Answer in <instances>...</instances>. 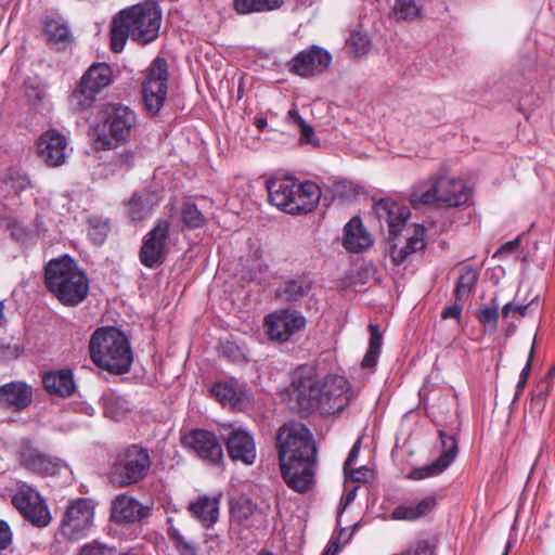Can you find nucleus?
I'll return each mask as SVG.
<instances>
[{
	"mask_svg": "<svg viewBox=\"0 0 555 555\" xmlns=\"http://www.w3.org/2000/svg\"><path fill=\"white\" fill-rule=\"evenodd\" d=\"M221 437L233 462L251 465L256 461V443L253 436L240 427H224Z\"/></svg>",
	"mask_w": 555,
	"mask_h": 555,
	"instance_id": "obj_18",
	"label": "nucleus"
},
{
	"mask_svg": "<svg viewBox=\"0 0 555 555\" xmlns=\"http://www.w3.org/2000/svg\"><path fill=\"white\" fill-rule=\"evenodd\" d=\"M12 235L16 237V240L25 241L27 234L24 232L22 228H14L12 231Z\"/></svg>",
	"mask_w": 555,
	"mask_h": 555,
	"instance_id": "obj_62",
	"label": "nucleus"
},
{
	"mask_svg": "<svg viewBox=\"0 0 555 555\" xmlns=\"http://www.w3.org/2000/svg\"><path fill=\"white\" fill-rule=\"evenodd\" d=\"M438 433L442 449L440 456L428 465H424L411 470L409 478L413 480H421L426 477L439 475L446 470L455 460L457 454V441L455 436L448 435L442 429H440Z\"/></svg>",
	"mask_w": 555,
	"mask_h": 555,
	"instance_id": "obj_21",
	"label": "nucleus"
},
{
	"mask_svg": "<svg viewBox=\"0 0 555 555\" xmlns=\"http://www.w3.org/2000/svg\"><path fill=\"white\" fill-rule=\"evenodd\" d=\"M211 391L222 404L235 405L240 399L236 390L225 383H217Z\"/></svg>",
	"mask_w": 555,
	"mask_h": 555,
	"instance_id": "obj_41",
	"label": "nucleus"
},
{
	"mask_svg": "<svg viewBox=\"0 0 555 555\" xmlns=\"http://www.w3.org/2000/svg\"><path fill=\"white\" fill-rule=\"evenodd\" d=\"M349 43L358 55L366 53L370 49L367 36L360 33L352 34L349 38Z\"/></svg>",
	"mask_w": 555,
	"mask_h": 555,
	"instance_id": "obj_49",
	"label": "nucleus"
},
{
	"mask_svg": "<svg viewBox=\"0 0 555 555\" xmlns=\"http://www.w3.org/2000/svg\"><path fill=\"white\" fill-rule=\"evenodd\" d=\"M534 302H535V299H532L527 305L517 304V302H514V301L507 302L502 308V315H503V318L507 319L513 313L517 312V313H519L520 315L524 317V315H526L527 311L534 305Z\"/></svg>",
	"mask_w": 555,
	"mask_h": 555,
	"instance_id": "obj_48",
	"label": "nucleus"
},
{
	"mask_svg": "<svg viewBox=\"0 0 555 555\" xmlns=\"http://www.w3.org/2000/svg\"><path fill=\"white\" fill-rule=\"evenodd\" d=\"M317 457L281 463V473L286 485L299 492L309 491L314 483Z\"/></svg>",
	"mask_w": 555,
	"mask_h": 555,
	"instance_id": "obj_20",
	"label": "nucleus"
},
{
	"mask_svg": "<svg viewBox=\"0 0 555 555\" xmlns=\"http://www.w3.org/2000/svg\"><path fill=\"white\" fill-rule=\"evenodd\" d=\"M13 533L10 526L4 520L0 519V551L11 545Z\"/></svg>",
	"mask_w": 555,
	"mask_h": 555,
	"instance_id": "obj_52",
	"label": "nucleus"
},
{
	"mask_svg": "<svg viewBox=\"0 0 555 555\" xmlns=\"http://www.w3.org/2000/svg\"><path fill=\"white\" fill-rule=\"evenodd\" d=\"M323 377L313 365L297 367L292 376L289 401L292 409L301 416H308L320 406Z\"/></svg>",
	"mask_w": 555,
	"mask_h": 555,
	"instance_id": "obj_8",
	"label": "nucleus"
},
{
	"mask_svg": "<svg viewBox=\"0 0 555 555\" xmlns=\"http://www.w3.org/2000/svg\"><path fill=\"white\" fill-rule=\"evenodd\" d=\"M305 317L291 309H282L269 314L264 319L266 332L271 340L286 341L294 334L304 330Z\"/></svg>",
	"mask_w": 555,
	"mask_h": 555,
	"instance_id": "obj_16",
	"label": "nucleus"
},
{
	"mask_svg": "<svg viewBox=\"0 0 555 555\" xmlns=\"http://www.w3.org/2000/svg\"><path fill=\"white\" fill-rule=\"evenodd\" d=\"M44 283L48 291L68 307L78 306L89 294L87 274L68 255L51 259L46 264Z\"/></svg>",
	"mask_w": 555,
	"mask_h": 555,
	"instance_id": "obj_2",
	"label": "nucleus"
},
{
	"mask_svg": "<svg viewBox=\"0 0 555 555\" xmlns=\"http://www.w3.org/2000/svg\"><path fill=\"white\" fill-rule=\"evenodd\" d=\"M169 230L170 223L167 220H158L145 235L139 258L146 268H155L165 261L168 253Z\"/></svg>",
	"mask_w": 555,
	"mask_h": 555,
	"instance_id": "obj_14",
	"label": "nucleus"
},
{
	"mask_svg": "<svg viewBox=\"0 0 555 555\" xmlns=\"http://www.w3.org/2000/svg\"><path fill=\"white\" fill-rule=\"evenodd\" d=\"M17 453L24 468L41 476L56 475L63 466L60 459L42 452L30 440H22Z\"/></svg>",
	"mask_w": 555,
	"mask_h": 555,
	"instance_id": "obj_17",
	"label": "nucleus"
},
{
	"mask_svg": "<svg viewBox=\"0 0 555 555\" xmlns=\"http://www.w3.org/2000/svg\"><path fill=\"white\" fill-rule=\"evenodd\" d=\"M150 467L151 457L147 449L132 444L118 452L108 478L116 487H129L142 481L147 476Z\"/></svg>",
	"mask_w": 555,
	"mask_h": 555,
	"instance_id": "obj_9",
	"label": "nucleus"
},
{
	"mask_svg": "<svg viewBox=\"0 0 555 555\" xmlns=\"http://www.w3.org/2000/svg\"><path fill=\"white\" fill-rule=\"evenodd\" d=\"M348 402V380L343 376L323 377L320 406L317 411L321 414L339 413Z\"/></svg>",
	"mask_w": 555,
	"mask_h": 555,
	"instance_id": "obj_19",
	"label": "nucleus"
},
{
	"mask_svg": "<svg viewBox=\"0 0 555 555\" xmlns=\"http://www.w3.org/2000/svg\"><path fill=\"white\" fill-rule=\"evenodd\" d=\"M383 336L377 324L370 325L369 349L362 360L363 367H374L380 353Z\"/></svg>",
	"mask_w": 555,
	"mask_h": 555,
	"instance_id": "obj_35",
	"label": "nucleus"
},
{
	"mask_svg": "<svg viewBox=\"0 0 555 555\" xmlns=\"http://www.w3.org/2000/svg\"><path fill=\"white\" fill-rule=\"evenodd\" d=\"M276 448L281 463L317 457V449L309 429L300 423L284 424L276 435Z\"/></svg>",
	"mask_w": 555,
	"mask_h": 555,
	"instance_id": "obj_10",
	"label": "nucleus"
},
{
	"mask_svg": "<svg viewBox=\"0 0 555 555\" xmlns=\"http://www.w3.org/2000/svg\"><path fill=\"white\" fill-rule=\"evenodd\" d=\"M311 287V281L300 275L281 283L275 289V297L287 302L297 301L308 295Z\"/></svg>",
	"mask_w": 555,
	"mask_h": 555,
	"instance_id": "obj_29",
	"label": "nucleus"
},
{
	"mask_svg": "<svg viewBox=\"0 0 555 555\" xmlns=\"http://www.w3.org/2000/svg\"><path fill=\"white\" fill-rule=\"evenodd\" d=\"M33 402V389L26 383L11 382L0 387V404L20 412Z\"/></svg>",
	"mask_w": 555,
	"mask_h": 555,
	"instance_id": "obj_26",
	"label": "nucleus"
},
{
	"mask_svg": "<svg viewBox=\"0 0 555 555\" xmlns=\"http://www.w3.org/2000/svg\"><path fill=\"white\" fill-rule=\"evenodd\" d=\"M220 352L231 361L237 362L245 358L244 351L235 343L225 341L221 344Z\"/></svg>",
	"mask_w": 555,
	"mask_h": 555,
	"instance_id": "obj_47",
	"label": "nucleus"
},
{
	"mask_svg": "<svg viewBox=\"0 0 555 555\" xmlns=\"http://www.w3.org/2000/svg\"><path fill=\"white\" fill-rule=\"evenodd\" d=\"M339 550H340V546H339L338 542L335 539H331L322 555H337Z\"/></svg>",
	"mask_w": 555,
	"mask_h": 555,
	"instance_id": "obj_59",
	"label": "nucleus"
},
{
	"mask_svg": "<svg viewBox=\"0 0 555 555\" xmlns=\"http://www.w3.org/2000/svg\"><path fill=\"white\" fill-rule=\"evenodd\" d=\"M92 361L101 369L115 374L129 372L132 350L126 335L114 326L98 328L90 338Z\"/></svg>",
	"mask_w": 555,
	"mask_h": 555,
	"instance_id": "obj_4",
	"label": "nucleus"
},
{
	"mask_svg": "<svg viewBox=\"0 0 555 555\" xmlns=\"http://www.w3.org/2000/svg\"><path fill=\"white\" fill-rule=\"evenodd\" d=\"M168 537L180 555H196L197 548L195 544L188 541L178 529L170 528L168 530Z\"/></svg>",
	"mask_w": 555,
	"mask_h": 555,
	"instance_id": "obj_40",
	"label": "nucleus"
},
{
	"mask_svg": "<svg viewBox=\"0 0 555 555\" xmlns=\"http://www.w3.org/2000/svg\"><path fill=\"white\" fill-rule=\"evenodd\" d=\"M108 231H109V225L106 221H103V222L90 221L88 235L94 244L101 245L106 240Z\"/></svg>",
	"mask_w": 555,
	"mask_h": 555,
	"instance_id": "obj_44",
	"label": "nucleus"
},
{
	"mask_svg": "<svg viewBox=\"0 0 555 555\" xmlns=\"http://www.w3.org/2000/svg\"><path fill=\"white\" fill-rule=\"evenodd\" d=\"M436 506V499L428 496L421 500L417 504L399 505L393 508L391 515L396 520H415L427 515Z\"/></svg>",
	"mask_w": 555,
	"mask_h": 555,
	"instance_id": "obj_33",
	"label": "nucleus"
},
{
	"mask_svg": "<svg viewBox=\"0 0 555 555\" xmlns=\"http://www.w3.org/2000/svg\"><path fill=\"white\" fill-rule=\"evenodd\" d=\"M168 66L164 57H156L143 82V99L146 109L157 114L167 96Z\"/></svg>",
	"mask_w": 555,
	"mask_h": 555,
	"instance_id": "obj_13",
	"label": "nucleus"
},
{
	"mask_svg": "<svg viewBox=\"0 0 555 555\" xmlns=\"http://www.w3.org/2000/svg\"><path fill=\"white\" fill-rule=\"evenodd\" d=\"M360 449H361V438H359L353 443V446H352V448H351V450H350V452L348 454V457H347V460L344 463V472H345V474H348L349 468L351 467L352 463L354 462V460L359 455Z\"/></svg>",
	"mask_w": 555,
	"mask_h": 555,
	"instance_id": "obj_55",
	"label": "nucleus"
},
{
	"mask_svg": "<svg viewBox=\"0 0 555 555\" xmlns=\"http://www.w3.org/2000/svg\"><path fill=\"white\" fill-rule=\"evenodd\" d=\"M183 444L192 449L201 459L218 464L223 457L221 443L216 435L204 429H194L182 438Z\"/></svg>",
	"mask_w": 555,
	"mask_h": 555,
	"instance_id": "obj_22",
	"label": "nucleus"
},
{
	"mask_svg": "<svg viewBox=\"0 0 555 555\" xmlns=\"http://www.w3.org/2000/svg\"><path fill=\"white\" fill-rule=\"evenodd\" d=\"M357 490H358V487H354L353 489L349 490L345 496V505H349L351 502H353V500L356 499V495H357Z\"/></svg>",
	"mask_w": 555,
	"mask_h": 555,
	"instance_id": "obj_61",
	"label": "nucleus"
},
{
	"mask_svg": "<svg viewBox=\"0 0 555 555\" xmlns=\"http://www.w3.org/2000/svg\"><path fill=\"white\" fill-rule=\"evenodd\" d=\"M163 13L152 1L138 3L119 11L111 24V48L121 52L128 39L145 46L159 36Z\"/></svg>",
	"mask_w": 555,
	"mask_h": 555,
	"instance_id": "obj_1",
	"label": "nucleus"
},
{
	"mask_svg": "<svg viewBox=\"0 0 555 555\" xmlns=\"http://www.w3.org/2000/svg\"><path fill=\"white\" fill-rule=\"evenodd\" d=\"M257 508V505L247 496H240L231 501V515L240 522L247 520L256 513Z\"/></svg>",
	"mask_w": 555,
	"mask_h": 555,
	"instance_id": "obj_38",
	"label": "nucleus"
},
{
	"mask_svg": "<svg viewBox=\"0 0 555 555\" xmlns=\"http://www.w3.org/2000/svg\"><path fill=\"white\" fill-rule=\"evenodd\" d=\"M43 385L50 393L61 397L72 396L75 391V382L69 370L46 373L43 375Z\"/></svg>",
	"mask_w": 555,
	"mask_h": 555,
	"instance_id": "obj_30",
	"label": "nucleus"
},
{
	"mask_svg": "<svg viewBox=\"0 0 555 555\" xmlns=\"http://www.w3.org/2000/svg\"><path fill=\"white\" fill-rule=\"evenodd\" d=\"M282 4L283 0H234V9L240 14L271 11Z\"/></svg>",
	"mask_w": 555,
	"mask_h": 555,
	"instance_id": "obj_36",
	"label": "nucleus"
},
{
	"mask_svg": "<svg viewBox=\"0 0 555 555\" xmlns=\"http://www.w3.org/2000/svg\"><path fill=\"white\" fill-rule=\"evenodd\" d=\"M554 375H555V364H554L552 367H550V370L547 371V374H546V377H545V378L548 380V379H551Z\"/></svg>",
	"mask_w": 555,
	"mask_h": 555,
	"instance_id": "obj_64",
	"label": "nucleus"
},
{
	"mask_svg": "<svg viewBox=\"0 0 555 555\" xmlns=\"http://www.w3.org/2000/svg\"><path fill=\"white\" fill-rule=\"evenodd\" d=\"M370 233L359 217H353L344 229V247L351 253H360L372 245Z\"/></svg>",
	"mask_w": 555,
	"mask_h": 555,
	"instance_id": "obj_28",
	"label": "nucleus"
},
{
	"mask_svg": "<svg viewBox=\"0 0 555 555\" xmlns=\"http://www.w3.org/2000/svg\"><path fill=\"white\" fill-rule=\"evenodd\" d=\"M13 505L29 522L46 527L51 521V514L44 500L34 488L23 485L12 498Z\"/></svg>",
	"mask_w": 555,
	"mask_h": 555,
	"instance_id": "obj_15",
	"label": "nucleus"
},
{
	"mask_svg": "<svg viewBox=\"0 0 555 555\" xmlns=\"http://www.w3.org/2000/svg\"><path fill=\"white\" fill-rule=\"evenodd\" d=\"M135 112L121 103H108L101 113L94 128V144L98 150H113L125 143L137 126Z\"/></svg>",
	"mask_w": 555,
	"mask_h": 555,
	"instance_id": "obj_7",
	"label": "nucleus"
},
{
	"mask_svg": "<svg viewBox=\"0 0 555 555\" xmlns=\"http://www.w3.org/2000/svg\"><path fill=\"white\" fill-rule=\"evenodd\" d=\"M374 210L378 220L388 225L389 240L393 241L400 233L405 232L406 243L400 247L393 243L390 248V256L397 264L402 263L411 254L425 247V228L420 224H413L410 228L405 224L410 218L406 207L382 198L375 203Z\"/></svg>",
	"mask_w": 555,
	"mask_h": 555,
	"instance_id": "obj_3",
	"label": "nucleus"
},
{
	"mask_svg": "<svg viewBox=\"0 0 555 555\" xmlns=\"http://www.w3.org/2000/svg\"><path fill=\"white\" fill-rule=\"evenodd\" d=\"M113 82V70L106 63H94L83 74L70 95V104L76 109L91 107L96 94Z\"/></svg>",
	"mask_w": 555,
	"mask_h": 555,
	"instance_id": "obj_12",
	"label": "nucleus"
},
{
	"mask_svg": "<svg viewBox=\"0 0 555 555\" xmlns=\"http://www.w3.org/2000/svg\"><path fill=\"white\" fill-rule=\"evenodd\" d=\"M534 351H535V340H533V343H532L527 363L520 372L519 379H518L517 387H516L517 390H516L514 400H517L519 398L521 391L524 390V388L526 386V383H527L528 377L531 372V365H532V361H533V357H534Z\"/></svg>",
	"mask_w": 555,
	"mask_h": 555,
	"instance_id": "obj_46",
	"label": "nucleus"
},
{
	"mask_svg": "<svg viewBox=\"0 0 555 555\" xmlns=\"http://www.w3.org/2000/svg\"><path fill=\"white\" fill-rule=\"evenodd\" d=\"M346 475L354 481L364 482L366 481L367 469L364 466L359 469H352L350 467L348 474Z\"/></svg>",
	"mask_w": 555,
	"mask_h": 555,
	"instance_id": "obj_57",
	"label": "nucleus"
},
{
	"mask_svg": "<svg viewBox=\"0 0 555 555\" xmlns=\"http://www.w3.org/2000/svg\"><path fill=\"white\" fill-rule=\"evenodd\" d=\"M255 125H256V127H257L259 130H263V129L267 127L268 122H267V119H266V118H263V117H258V118H256V120H255Z\"/></svg>",
	"mask_w": 555,
	"mask_h": 555,
	"instance_id": "obj_63",
	"label": "nucleus"
},
{
	"mask_svg": "<svg viewBox=\"0 0 555 555\" xmlns=\"http://www.w3.org/2000/svg\"><path fill=\"white\" fill-rule=\"evenodd\" d=\"M331 54L317 46L299 52L291 62V70L308 77L324 72L331 64Z\"/></svg>",
	"mask_w": 555,
	"mask_h": 555,
	"instance_id": "obj_23",
	"label": "nucleus"
},
{
	"mask_svg": "<svg viewBox=\"0 0 555 555\" xmlns=\"http://www.w3.org/2000/svg\"><path fill=\"white\" fill-rule=\"evenodd\" d=\"M219 498L204 494L189 504V511L195 519L209 529L219 518Z\"/></svg>",
	"mask_w": 555,
	"mask_h": 555,
	"instance_id": "obj_27",
	"label": "nucleus"
},
{
	"mask_svg": "<svg viewBox=\"0 0 555 555\" xmlns=\"http://www.w3.org/2000/svg\"><path fill=\"white\" fill-rule=\"evenodd\" d=\"M298 127L300 128V135L302 141L313 145L319 144V140L314 137V130L310 125L304 121V124L299 125Z\"/></svg>",
	"mask_w": 555,
	"mask_h": 555,
	"instance_id": "obj_53",
	"label": "nucleus"
},
{
	"mask_svg": "<svg viewBox=\"0 0 555 555\" xmlns=\"http://www.w3.org/2000/svg\"><path fill=\"white\" fill-rule=\"evenodd\" d=\"M490 307H485L479 310L477 319L483 325L495 327L499 319V301L498 298L492 299Z\"/></svg>",
	"mask_w": 555,
	"mask_h": 555,
	"instance_id": "obj_43",
	"label": "nucleus"
},
{
	"mask_svg": "<svg viewBox=\"0 0 555 555\" xmlns=\"http://www.w3.org/2000/svg\"><path fill=\"white\" fill-rule=\"evenodd\" d=\"M465 302L466 301H459L457 299H455L453 305L447 306L443 308V310L441 312V319H443V320H447V319L460 320Z\"/></svg>",
	"mask_w": 555,
	"mask_h": 555,
	"instance_id": "obj_51",
	"label": "nucleus"
},
{
	"mask_svg": "<svg viewBox=\"0 0 555 555\" xmlns=\"http://www.w3.org/2000/svg\"><path fill=\"white\" fill-rule=\"evenodd\" d=\"M46 34L50 42L57 49H66L73 41V36L65 22L57 18H49L46 22Z\"/></svg>",
	"mask_w": 555,
	"mask_h": 555,
	"instance_id": "obj_34",
	"label": "nucleus"
},
{
	"mask_svg": "<svg viewBox=\"0 0 555 555\" xmlns=\"http://www.w3.org/2000/svg\"><path fill=\"white\" fill-rule=\"evenodd\" d=\"M470 189L462 179L439 175L417 184L410 195L411 204L459 207L469 202Z\"/></svg>",
	"mask_w": 555,
	"mask_h": 555,
	"instance_id": "obj_6",
	"label": "nucleus"
},
{
	"mask_svg": "<svg viewBox=\"0 0 555 555\" xmlns=\"http://www.w3.org/2000/svg\"><path fill=\"white\" fill-rule=\"evenodd\" d=\"M479 279V271L477 268L468 264L464 266L459 271V278L454 285V298L459 301H467L470 295L475 292Z\"/></svg>",
	"mask_w": 555,
	"mask_h": 555,
	"instance_id": "obj_31",
	"label": "nucleus"
},
{
	"mask_svg": "<svg viewBox=\"0 0 555 555\" xmlns=\"http://www.w3.org/2000/svg\"><path fill=\"white\" fill-rule=\"evenodd\" d=\"M38 155L50 167H57L67 157V140L55 129L47 130L38 139Z\"/></svg>",
	"mask_w": 555,
	"mask_h": 555,
	"instance_id": "obj_24",
	"label": "nucleus"
},
{
	"mask_svg": "<svg viewBox=\"0 0 555 555\" xmlns=\"http://www.w3.org/2000/svg\"><path fill=\"white\" fill-rule=\"evenodd\" d=\"M393 12L400 20H413L418 15L420 9L415 0H396Z\"/></svg>",
	"mask_w": 555,
	"mask_h": 555,
	"instance_id": "obj_42",
	"label": "nucleus"
},
{
	"mask_svg": "<svg viewBox=\"0 0 555 555\" xmlns=\"http://www.w3.org/2000/svg\"><path fill=\"white\" fill-rule=\"evenodd\" d=\"M261 272H262V263L259 262L258 260H256L255 268L249 271L247 279L249 281L258 280L260 278Z\"/></svg>",
	"mask_w": 555,
	"mask_h": 555,
	"instance_id": "obj_60",
	"label": "nucleus"
},
{
	"mask_svg": "<svg viewBox=\"0 0 555 555\" xmlns=\"http://www.w3.org/2000/svg\"><path fill=\"white\" fill-rule=\"evenodd\" d=\"M30 185L25 172L17 168H9L1 179L0 192L4 197L20 195Z\"/></svg>",
	"mask_w": 555,
	"mask_h": 555,
	"instance_id": "obj_32",
	"label": "nucleus"
},
{
	"mask_svg": "<svg viewBox=\"0 0 555 555\" xmlns=\"http://www.w3.org/2000/svg\"><path fill=\"white\" fill-rule=\"evenodd\" d=\"M116 551L113 547L94 540L81 546L79 555H115Z\"/></svg>",
	"mask_w": 555,
	"mask_h": 555,
	"instance_id": "obj_45",
	"label": "nucleus"
},
{
	"mask_svg": "<svg viewBox=\"0 0 555 555\" xmlns=\"http://www.w3.org/2000/svg\"><path fill=\"white\" fill-rule=\"evenodd\" d=\"M267 190L270 203L289 215L313 211L321 198V189L312 181L298 183L291 178L271 179L267 181Z\"/></svg>",
	"mask_w": 555,
	"mask_h": 555,
	"instance_id": "obj_5",
	"label": "nucleus"
},
{
	"mask_svg": "<svg viewBox=\"0 0 555 555\" xmlns=\"http://www.w3.org/2000/svg\"><path fill=\"white\" fill-rule=\"evenodd\" d=\"M150 506L142 505L127 494L117 495L112 502V518L117 522H135L150 516Z\"/></svg>",
	"mask_w": 555,
	"mask_h": 555,
	"instance_id": "obj_25",
	"label": "nucleus"
},
{
	"mask_svg": "<svg viewBox=\"0 0 555 555\" xmlns=\"http://www.w3.org/2000/svg\"><path fill=\"white\" fill-rule=\"evenodd\" d=\"M181 219L190 229L202 228L206 223L204 214L191 201H185L181 207Z\"/></svg>",
	"mask_w": 555,
	"mask_h": 555,
	"instance_id": "obj_37",
	"label": "nucleus"
},
{
	"mask_svg": "<svg viewBox=\"0 0 555 555\" xmlns=\"http://www.w3.org/2000/svg\"><path fill=\"white\" fill-rule=\"evenodd\" d=\"M135 158H137V153L135 151H132V150H124L121 151L118 155H117V158L115 160V165L120 168V169H130L131 167H133L134 165V162H135Z\"/></svg>",
	"mask_w": 555,
	"mask_h": 555,
	"instance_id": "obj_50",
	"label": "nucleus"
},
{
	"mask_svg": "<svg viewBox=\"0 0 555 555\" xmlns=\"http://www.w3.org/2000/svg\"><path fill=\"white\" fill-rule=\"evenodd\" d=\"M434 551L427 541H418L414 550L401 553L399 555H433Z\"/></svg>",
	"mask_w": 555,
	"mask_h": 555,
	"instance_id": "obj_54",
	"label": "nucleus"
},
{
	"mask_svg": "<svg viewBox=\"0 0 555 555\" xmlns=\"http://www.w3.org/2000/svg\"><path fill=\"white\" fill-rule=\"evenodd\" d=\"M152 204L150 197L134 193L129 201V216L134 221L145 219L151 212Z\"/></svg>",
	"mask_w": 555,
	"mask_h": 555,
	"instance_id": "obj_39",
	"label": "nucleus"
},
{
	"mask_svg": "<svg viewBox=\"0 0 555 555\" xmlns=\"http://www.w3.org/2000/svg\"><path fill=\"white\" fill-rule=\"evenodd\" d=\"M287 119L289 122L299 126L304 124L305 119L299 115V112L297 108L293 107L287 113Z\"/></svg>",
	"mask_w": 555,
	"mask_h": 555,
	"instance_id": "obj_58",
	"label": "nucleus"
},
{
	"mask_svg": "<svg viewBox=\"0 0 555 555\" xmlns=\"http://www.w3.org/2000/svg\"><path fill=\"white\" fill-rule=\"evenodd\" d=\"M94 519V505L91 500L81 498L66 507L57 534L72 542L88 535Z\"/></svg>",
	"mask_w": 555,
	"mask_h": 555,
	"instance_id": "obj_11",
	"label": "nucleus"
},
{
	"mask_svg": "<svg viewBox=\"0 0 555 555\" xmlns=\"http://www.w3.org/2000/svg\"><path fill=\"white\" fill-rule=\"evenodd\" d=\"M520 245V237H516L509 242L504 243L493 255V257H496L499 255L503 254H512L515 251Z\"/></svg>",
	"mask_w": 555,
	"mask_h": 555,
	"instance_id": "obj_56",
	"label": "nucleus"
}]
</instances>
